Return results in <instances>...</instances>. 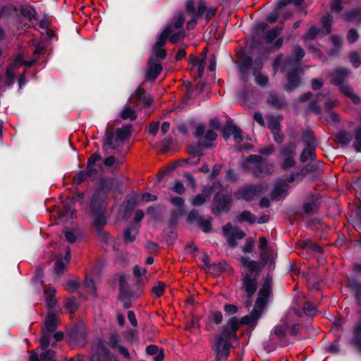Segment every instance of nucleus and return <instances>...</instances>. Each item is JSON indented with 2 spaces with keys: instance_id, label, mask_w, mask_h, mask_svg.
Wrapping results in <instances>:
<instances>
[{
  "instance_id": "obj_1",
  "label": "nucleus",
  "mask_w": 361,
  "mask_h": 361,
  "mask_svg": "<svg viewBox=\"0 0 361 361\" xmlns=\"http://www.w3.org/2000/svg\"><path fill=\"white\" fill-rule=\"evenodd\" d=\"M178 130L183 135L191 133L192 140L188 147L189 158L181 164L195 165L203 154V120L200 116L190 118L186 123L178 126Z\"/></svg>"
},
{
  "instance_id": "obj_2",
  "label": "nucleus",
  "mask_w": 361,
  "mask_h": 361,
  "mask_svg": "<svg viewBox=\"0 0 361 361\" xmlns=\"http://www.w3.org/2000/svg\"><path fill=\"white\" fill-rule=\"evenodd\" d=\"M304 51L302 48L296 45L293 48V52L290 56L283 59L282 55L278 56L273 62L274 72H285L288 68L291 71L287 74L288 82L286 85L287 91L295 90L300 84V80L298 76L299 69L295 68V66L304 57Z\"/></svg>"
},
{
  "instance_id": "obj_3",
  "label": "nucleus",
  "mask_w": 361,
  "mask_h": 361,
  "mask_svg": "<svg viewBox=\"0 0 361 361\" xmlns=\"http://www.w3.org/2000/svg\"><path fill=\"white\" fill-rule=\"evenodd\" d=\"M271 279L268 277L264 280L261 289L259 290L256 300L255 307L252 312L242 318V323L254 325L260 317L262 312L271 294Z\"/></svg>"
},
{
  "instance_id": "obj_4",
  "label": "nucleus",
  "mask_w": 361,
  "mask_h": 361,
  "mask_svg": "<svg viewBox=\"0 0 361 361\" xmlns=\"http://www.w3.org/2000/svg\"><path fill=\"white\" fill-rule=\"evenodd\" d=\"M245 170L255 177H264L274 171V166L260 155L251 154L243 163Z\"/></svg>"
},
{
  "instance_id": "obj_5",
  "label": "nucleus",
  "mask_w": 361,
  "mask_h": 361,
  "mask_svg": "<svg viewBox=\"0 0 361 361\" xmlns=\"http://www.w3.org/2000/svg\"><path fill=\"white\" fill-rule=\"evenodd\" d=\"M350 73V71L348 68H337L331 74V82L338 86L340 91L345 96L349 98L354 104H357L360 102V98L354 93L351 87L348 84H345V81Z\"/></svg>"
},
{
  "instance_id": "obj_6",
  "label": "nucleus",
  "mask_w": 361,
  "mask_h": 361,
  "mask_svg": "<svg viewBox=\"0 0 361 361\" xmlns=\"http://www.w3.org/2000/svg\"><path fill=\"white\" fill-rule=\"evenodd\" d=\"M214 188L218 190L214 197L213 212L215 214L228 212L232 206L231 192L228 191V185H222L220 182L214 183Z\"/></svg>"
},
{
  "instance_id": "obj_7",
  "label": "nucleus",
  "mask_w": 361,
  "mask_h": 361,
  "mask_svg": "<svg viewBox=\"0 0 361 361\" xmlns=\"http://www.w3.org/2000/svg\"><path fill=\"white\" fill-rule=\"evenodd\" d=\"M175 30L173 29L172 25H168L159 35L158 41L153 46V51L158 59H164L165 58L166 51L163 47L168 37H169L170 41L173 43H176L182 39L183 36V32L180 30Z\"/></svg>"
},
{
  "instance_id": "obj_8",
  "label": "nucleus",
  "mask_w": 361,
  "mask_h": 361,
  "mask_svg": "<svg viewBox=\"0 0 361 361\" xmlns=\"http://www.w3.org/2000/svg\"><path fill=\"white\" fill-rule=\"evenodd\" d=\"M131 135V126H124L118 128L115 133H111L109 130H106L105 135L103 148L104 149H116L123 145Z\"/></svg>"
},
{
  "instance_id": "obj_9",
  "label": "nucleus",
  "mask_w": 361,
  "mask_h": 361,
  "mask_svg": "<svg viewBox=\"0 0 361 361\" xmlns=\"http://www.w3.org/2000/svg\"><path fill=\"white\" fill-rule=\"evenodd\" d=\"M57 324L56 316L51 312L48 313L44 322L43 336L40 340L42 349H46L49 346L51 335L55 331Z\"/></svg>"
},
{
  "instance_id": "obj_10",
  "label": "nucleus",
  "mask_w": 361,
  "mask_h": 361,
  "mask_svg": "<svg viewBox=\"0 0 361 361\" xmlns=\"http://www.w3.org/2000/svg\"><path fill=\"white\" fill-rule=\"evenodd\" d=\"M101 156L97 154H93L88 160L86 171H80L77 173L73 178L75 184L78 185L82 183L87 176L93 177L97 173V170L94 168L96 161L101 160Z\"/></svg>"
},
{
  "instance_id": "obj_11",
  "label": "nucleus",
  "mask_w": 361,
  "mask_h": 361,
  "mask_svg": "<svg viewBox=\"0 0 361 361\" xmlns=\"http://www.w3.org/2000/svg\"><path fill=\"white\" fill-rule=\"evenodd\" d=\"M264 190L262 185H247L235 192V196L238 200L250 202L259 195Z\"/></svg>"
},
{
  "instance_id": "obj_12",
  "label": "nucleus",
  "mask_w": 361,
  "mask_h": 361,
  "mask_svg": "<svg viewBox=\"0 0 361 361\" xmlns=\"http://www.w3.org/2000/svg\"><path fill=\"white\" fill-rule=\"evenodd\" d=\"M231 347V343L225 336L219 337L214 345L216 361H225L229 355Z\"/></svg>"
},
{
  "instance_id": "obj_13",
  "label": "nucleus",
  "mask_w": 361,
  "mask_h": 361,
  "mask_svg": "<svg viewBox=\"0 0 361 361\" xmlns=\"http://www.w3.org/2000/svg\"><path fill=\"white\" fill-rule=\"evenodd\" d=\"M295 150L296 146L293 142L283 146L281 148V155L283 159L281 167L283 169L286 170L295 165V160L293 157L295 154Z\"/></svg>"
},
{
  "instance_id": "obj_14",
  "label": "nucleus",
  "mask_w": 361,
  "mask_h": 361,
  "mask_svg": "<svg viewBox=\"0 0 361 361\" xmlns=\"http://www.w3.org/2000/svg\"><path fill=\"white\" fill-rule=\"evenodd\" d=\"M223 233L228 238V243L231 247L237 245L236 240H240L244 238L245 233L238 227L233 226L231 223H227L223 227Z\"/></svg>"
},
{
  "instance_id": "obj_15",
  "label": "nucleus",
  "mask_w": 361,
  "mask_h": 361,
  "mask_svg": "<svg viewBox=\"0 0 361 361\" xmlns=\"http://www.w3.org/2000/svg\"><path fill=\"white\" fill-rule=\"evenodd\" d=\"M186 11L193 17L192 20L188 23L189 27L192 23H195L197 20L202 16L203 0H188L186 2Z\"/></svg>"
},
{
  "instance_id": "obj_16",
  "label": "nucleus",
  "mask_w": 361,
  "mask_h": 361,
  "mask_svg": "<svg viewBox=\"0 0 361 361\" xmlns=\"http://www.w3.org/2000/svg\"><path fill=\"white\" fill-rule=\"evenodd\" d=\"M289 188V185L286 183V180L283 179L276 180L271 192V199L277 201L284 199L288 194Z\"/></svg>"
},
{
  "instance_id": "obj_17",
  "label": "nucleus",
  "mask_w": 361,
  "mask_h": 361,
  "mask_svg": "<svg viewBox=\"0 0 361 361\" xmlns=\"http://www.w3.org/2000/svg\"><path fill=\"white\" fill-rule=\"evenodd\" d=\"M281 31L282 27L276 26L266 33L264 37L266 44H271L276 39L270 50L275 51L281 47L283 39L282 37L278 38Z\"/></svg>"
},
{
  "instance_id": "obj_18",
  "label": "nucleus",
  "mask_w": 361,
  "mask_h": 361,
  "mask_svg": "<svg viewBox=\"0 0 361 361\" xmlns=\"http://www.w3.org/2000/svg\"><path fill=\"white\" fill-rule=\"evenodd\" d=\"M93 352L91 357L92 361H116L109 350L102 342L94 346Z\"/></svg>"
},
{
  "instance_id": "obj_19",
  "label": "nucleus",
  "mask_w": 361,
  "mask_h": 361,
  "mask_svg": "<svg viewBox=\"0 0 361 361\" xmlns=\"http://www.w3.org/2000/svg\"><path fill=\"white\" fill-rule=\"evenodd\" d=\"M108 344L112 349L117 350L125 358L130 359V353L128 349L121 344V339L117 332L110 334Z\"/></svg>"
},
{
  "instance_id": "obj_20",
  "label": "nucleus",
  "mask_w": 361,
  "mask_h": 361,
  "mask_svg": "<svg viewBox=\"0 0 361 361\" xmlns=\"http://www.w3.org/2000/svg\"><path fill=\"white\" fill-rule=\"evenodd\" d=\"M154 56H151L148 62V69L146 73L147 80H154L162 70L161 65L154 56L157 57L153 52Z\"/></svg>"
},
{
  "instance_id": "obj_21",
  "label": "nucleus",
  "mask_w": 361,
  "mask_h": 361,
  "mask_svg": "<svg viewBox=\"0 0 361 361\" xmlns=\"http://www.w3.org/2000/svg\"><path fill=\"white\" fill-rule=\"evenodd\" d=\"M31 62H26L23 61V56L18 55L13 61V62L6 69V76L8 80V85L13 83L15 78L14 70L22 65L31 66Z\"/></svg>"
},
{
  "instance_id": "obj_22",
  "label": "nucleus",
  "mask_w": 361,
  "mask_h": 361,
  "mask_svg": "<svg viewBox=\"0 0 361 361\" xmlns=\"http://www.w3.org/2000/svg\"><path fill=\"white\" fill-rule=\"evenodd\" d=\"M243 286L247 298H250L256 291L257 282L256 276H252V273L245 274L243 278Z\"/></svg>"
},
{
  "instance_id": "obj_23",
  "label": "nucleus",
  "mask_w": 361,
  "mask_h": 361,
  "mask_svg": "<svg viewBox=\"0 0 361 361\" xmlns=\"http://www.w3.org/2000/svg\"><path fill=\"white\" fill-rule=\"evenodd\" d=\"M281 324H279L274 327L270 335L271 339H274L275 337L278 341H282L285 338L286 331L289 329L290 322L284 318L281 319Z\"/></svg>"
},
{
  "instance_id": "obj_24",
  "label": "nucleus",
  "mask_w": 361,
  "mask_h": 361,
  "mask_svg": "<svg viewBox=\"0 0 361 361\" xmlns=\"http://www.w3.org/2000/svg\"><path fill=\"white\" fill-rule=\"evenodd\" d=\"M341 17L347 22L355 23L356 25H360L361 24V8L346 10Z\"/></svg>"
},
{
  "instance_id": "obj_25",
  "label": "nucleus",
  "mask_w": 361,
  "mask_h": 361,
  "mask_svg": "<svg viewBox=\"0 0 361 361\" xmlns=\"http://www.w3.org/2000/svg\"><path fill=\"white\" fill-rule=\"evenodd\" d=\"M71 259V250L69 247L66 248V255L64 257H59L55 262L54 273L57 275L62 274L67 265L68 264Z\"/></svg>"
},
{
  "instance_id": "obj_26",
  "label": "nucleus",
  "mask_w": 361,
  "mask_h": 361,
  "mask_svg": "<svg viewBox=\"0 0 361 361\" xmlns=\"http://www.w3.org/2000/svg\"><path fill=\"white\" fill-rule=\"evenodd\" d=\"M319 208V199L313 195H310L303 203V209L307 214H314Z\"/></svg>"
},
{
  "instance_id": "obj_27",
  "label": "nucleus",
  "mask_w": 361,
  "mask_h": 361,
  "mask_svg": "<svg viewBox=\"0 0 361 361\" xmlns=\"http://www.w3.org/2000/svg\"><path fill=\"white\" fill-rule=\"evenodd\" d=\"M267 126L271 132L281 130V123L283 120L281 115H269L267 116Z\"/></svg>"
},
{
  "instance_id": "obj_28",
  "label": "nucleus",
  "mask_w": 361,
  "mask_h": 361,
  "mask_svg": "<svg viewBox=\"0 0 361 361\" xmlns=\"http://www.w3.org/2000/svg\"><path fill=\"white\" fill-rule=\"evenodd\" d=\"M349 288L352 290L354 294L356 302L361 305V281H358L355 279L349 280Z\"/></svg>"
},
{
  "instance_id": "obj_29",
  "label": "nucleus",
  "mask_w": 361,
  "mask_h": 361,
  "mask_svg": "<svg viewBox=\"0 0 361 361\" xmlns=\"http://www.w3.org/2000/svg\"><path fill=\"white\" fill-rule=\"evenodd\" d=\"M253 68V72H255V68H257V73H259L262 68V62L261 59L256 60L252 62L250 59H247L244 61L243 63L240 67V71L242 74L244 73L249 68Z\"/></svg>"
},
{
  "instance_id": "obj_30",
  "label": "nucleus",
  "mask_w": 361,
  "mask_h": 361,
  "mask_svg": "<svg viewBox=\"0 0 361 361\" xmlns=\"http://www.w3.org/2000/svg\"><path fill=\"white\" fill-rule=\"evenodd\" d=\"M353 344L361 350V319H360L353 330Z\"/></svg>"
},
{
  "instance_id": "obj_31",
  "label": "nucleus",
  "mask_w": 361,
  "mask_h": 361,
  "mask_svg": "<svg viewBox=\"0 0 361 361\" xmlns=\"http://www.w3.org/2000/svg\"><path fill=\"white\" fill-rule=\"evenodd\" d=\"M352 139L353 135L350 133L347 132L344 130L338 131L335 135L336 141H337L338 143L343 145H346L349 144Z\"/></svg>"
},
{
  "instance_id": "obj_32",
  "label": "nucleus",
  "mask_w": 361,
  "mask_h": 361,
  "mask_svg": "<svg viewBox=\"0 0 361 361\" xmlns=\"http://www.w3.org/2000/svg\"><path fill=\"white\" fill-rule=\"evenodd\" d=\"M299 310L294 308L292 311H290L287 313V314L285 316L284 319H286L289 322H290V324L289 326V328H290V334L292 335L297 334L298 331L300 329V325L298 324H294L292 325V317L293 315H298L299 316Z\"/></svg>"
},
{
  "instance_id": "obj_33",
  "label": "nucleus",
  "mask_w": 361,
  "mask_h": 361,
  "mask_svg": "<svg viewBox=\"0 0 361 361\" xmlns=\"http://www.w3.org/2000/svg\"><path fill=\"white\" fill-rule=\"evenodd\" d=\"M236 219H237V221L239 223L247 221L250 224H255L257 221L256 216L249 211H244V212L240 213L236 216Z\"/></svg>"
},
{
  "instance_id": "obj_34",
  "label": "nucleus",
  "mask_w": 361,
  "mask_h": 361,
  "mask_svg": "<svg viewBox=\"0 0 361 361\" xmlns=\"http://www.w3.org/2000/svg\"><path fill=\"white\" fill-rule=\"evenodd\" d=\"M267 245V240L264 237L259 238V248L260 250V258L264 264H268L270 262L269 257L267 256L265 248Z\"/></svg>"
},
{
  "instance_id": "obj_35",
  "label": "nucleus",
  "mask_w": 361,
  "mask_h": 361,
  "mask_svg": "<svg viewBox=\"0 0 361 361\" xmlns=\"http://www.w3.org/2000/svg\"><path fill=\"white\" fill-rule=\"evenodd\" d=\"M136 99L142 102L144 105L148 106L152 102L151 96L147 95L145 90L139 87L135 93Z\"/></svg>"
},
{
  "instance_id": "obj_36",
  "label": "nucleus",
  "mask_w": 361,
  "mask_h": 361,
  "mask_svg": "<svg viewBox=\"0 0 361 361\" xmlns=\"http://www.w3.org/2000/svg\"><path fill=\"white\" fill-rule=\"evenodd\" d=\"M314 149L315 147L306 146L300 154V161L306 162L308 159L313 160L315 157Z\"/></svg>"
},
{
  "instance_id": "obj_37",
  "label": "nucleus",
  "mask_w": 361,
  "mask_h": 361,
  "mask_svg": "<svg viewBox=\"0 0 361 361\" xmlns=\"http://www.w3.org/2000/svg\"><path fill=\"white\" fill-rule=\"evenodd\" d=\"M138 233V228L136 226L128 227L123 233V238L126 243L133 242Z\"/></svg>"
},
{
  "instance_id": "obj_38",
  "label": "nucleus",
  "mask_w": 361,
  "mask_h": 361,
  "mask_svg": "<svg viewBox=\"0 0 361 361\" xmlns=\"http://www.w3.org/2000/svg\"><path fill=\"white\" fill-rule=\"evenodd\" d=\"M217 137V134L214 130H207L204 132V149L212 146L210 142H214Z\"/></svg>"
},
{
  "instance_id": "obj_39",
  "label": "nucleus",
  "mask_w": 361,
  "mask_h": 361,
  "mask_svg": "<svg viewBox=\"0 0 361 361\" xmlns=\"http://www.w3.org/2000/svg\"><path fill=\"white\" fill-rule=\"evenodd\" d=\"M103 163L107 167H113L114 169H117L122 164V159H116L114 156H109L104 160Z\"/></svg>"
},
{
  "instance_id": "obj_40",
  "label": "nucleus",
  "mask_w": 361,
  "mask_h": 361,
  "mask_svg": "<svg viewBox=\"0 0 361 361\" xmlns=\"http://www.w3.org/2000/svg\"><path fill=\"white\" fill-rule=\"evenodd\" d=\"M302 140L306 146L316 147L315 138L313 132L307 130L302 135Z\"/></svg>"
},
{
  "instance_id": "obj_41",
  "label": "nucleus",
  "mask_w": 361,
  "mask_h": 361,
  "mask_svg": "<svg viewBox=\"0 0 361 361\" xmlns=\"http://www.w3.org/2000/svg\"><path fill=\"white\" fill-rule=\"evenodd\" d=\"M21 14L28 20L35 18L36 11L35 8L30 6H26L21 8Z\"/></svg>"
},
{
  "instance_id": "obj_42",
  "label": "nucleus",
  "mask_w": 361,
  "mask_h": 361,
  "mask_svg": "<svg viewBox=\"0 0 361 361\" xmlns=\"http://www.w3.org/2000/svg\"><path fill=\"white\" fill-rule=\"evenodd\" d=\"M267 102L278 108H281L284 104L283 100L279 97L275 93L269 94L267 98Z\"/></svg>"
},
{
  "instance_id": "obj_43",
  "label": "nucleus",
  "mask_w": 361,
  "mask_h": 361,
  "mask_svg": "<svg viewBox=\"0 0 361 361\" xmlns=\"http://www.w3.org/2000/svg\"><path fill=\"white\" fill-rule=\"evenodd\" d=\"M75 214V209L72 207L71 204H66L63 209L61 211V217L68 219H72Z\"/></svg>"
},
{
  "instance_id": "obj_44",
  "label": "nucleus",
  "mask_w": 361,
  "mask_h": 361,
  "mask_svg": "<svg viewBox=\"0 0 361 361\" xmlns=\"http://www.w3.org/2000/svg\"><path fill=\"white\" fill-rule=\"evenodd\" d=\"M106 223V218L105 215L101 212L97 214L94 217V224L97 230H100L104 225Z\"/></svg>"
},
{
  "instance_id": "obj_45",
  "label": "nucleus",
  "mask_w": 361,
  "mask_h": 361,
  "mask_svg": "<svg viewBox=\"0 0 361 361\" xmlns=\"http://www.w3.org/2000/svg\"><path fill=\"white\" fill-rule=\"evenodd\" d=\"M321 21H322V26L326 30V33L327 35L330 34L331 32V25H332V23H333L332 16L330 14L323 16L322 18Z\"/></svg>"
},
{
  "instance_id": "obj_46",
  "label": "nucleus",
  "mask_w": 361,
  "mask_h": 361,
  "mask_svg": "<svg viewBox=\"0 0 361 361\" xmlns=\"http://www.w3.org/2000/svg\"><path fill=\"white\" fill-rule=\"evenodd\" d=\"M253 75L255 78V82L257 85L261 86H264L268 83L269 79L266 75H263L259 73H257V68H255V72H253Z\"/></svg>"
},
{
  "instance_id": "obj_47",
  "label": "nucleus",
  "mask_w": 361,
  "mask_h": 361,
  "mask_svg": "<svg viewBox=\"0 0 361 361\" xmlns=\"http://www.w3.org/2000/svg\"><path fill=\"white\" fill-rule=\"evenodd\" d=\"M305 173H306L304 169H302L300 171L296 172L295 173H291L288 178L286 183L288 184L293 183L294 181L299 182L302 179L303 176H305Z\"/></svg>"
},
{
  "instance_id": "obj_48",
  "label": "nucleus",
  "mask_w": 361,
  "mask_h": 361,
  "mask_svg": "<svg viewBox=\"0 0 361 361\" xmlns=\"http://www.w3.org/2000/svg\"><path fill=\"white\" fill-rule=\"evenodd\" d=\"M170 202L171 204H173L175 207H176L178 210L176 212V214L181 215L183 213V199L180 197H176L171 199Z\"/></svg>"
},
{
  "instance_id": "obj_49",
  "label": "nucleus",
  "mask_w": 361,
  "mask_h": 361,
  "mask_svg": "<svg viewBox=\"0 0 361 361\" xmlns=\"http://www.w3.org/2000/svg\"><path fill=\"white\" fill-rule=\"evenodd\" d=\"M349 59L354 68H358L361 64V56L357 51H352L349 54Z\"/></svg>"
},
{
  "instance_id": "obj_50",
  "label": "nucleus",
  "mask_w": 361,
  "mask_h": 361,
  "mask_svg": "<svg viewBox=\"0 0 361 361\" xmlns=\"http://www.w3.org/2000/svg\"><path fill=\"white\" fill-rule=\"evenodd\" d=\"M121 116L123 119L129 118L130 120H134L136 118L135 112L130 106H127L124 107Z\"/></svg>"
},
{
  "instance_id": "obj_51",
  "label": "nucleus",
  "mask_w": 361,
  "mask_h": 361,
  "mask_svg": "<svg viewBox=\"0 0 361 361\" xmlns=\"http://www.w3.org/2000/svg\"><path fill=\"white\" fill-rule=\"evenodd\" d=\"M237 126L235 124H227L223 129L222 133L223 137L225 140H228L232 135L233 134V131H235Z\"/></svg>"
},
{
  "instance_id": "obj_52",
  "label": "nucleus",
  "mask_w": 361,
  "mask_h": 361,
  "mask_svg": "<svg viewBox=\"0 0 361 361\" xmlns=\"http://www.w3.org/2000/svg\"><path fill=\"white\" fill-rule=\"evenodd\" d=\"M358 38H359V34H358L357 30L354 28L349 29V30L347 33V35H346L347 41L350 44H353L357 41Z\"/></svg>"
},
{
  "instance_id": "obj_53",
  "label": "nucleus",
  "mask_w": 361,
  "mask_h": 361,
  "mask_svg": "<svg viewBox=\"0 0 361 361\" xmlns=\"http://www.w3.org/2000/svg\"><path fill=\"white\" fill-rule=\"evenodd\" d=\"M185 21L184 16L182 13H179L174 18L173 22L170 24L172 25L173 29L180 30Z\"/></svg>"
},
{
  "instance_id": "obj_54",
  "label": "nucleus",
  "mask_w": 361,
  "mask_h": 361,
  "mask_svg": "<svg viewBox=\"0 0 361 361\" xmlns=\"http://www.w3.org/2000/svg\"><path fill=\"white\" fill-rule=\"evenodd\" d=\"M355 137L353 147L357 152H361V127L355 130Z\"/></svg>"
},
{
  "instance_id": "obj_55",
  "label": "nucleus",
  "mask_w": 361,
  "mask_h": 361,
  "mask_svg": "<svg viewBox=\"0 0 361 361\" xmlns=\"http://www.w3.org/2000/svg\"><path fill=\"white\" fill-rule=\"evenodd\" d=\"M304 313L308 316H314L317 314L316 307L309 302H306L303 307Z\"/></svg>"
},
{
  "instance_id": "obj_56",
  "label": "nucleus",
  "mask_w": 361,
  "mask_h": 361,
  "mask_svg": "<svg viewBox=\"0 0 361 361\" xmlns=\"http://www.w3.org/2000/svg\"><path fill=\"white\" fill-rule=\"evenodd\" d=\"M319 32V29L315 26L311 27L307 32L303 36L305 40L313 39Z\"/></svg>"
},
{
  "instance_id": "obj_57",
  "label": "nucleus",
  "mask_w": 361,
  "mask_h": 361,
  "mask_svg": "<svg viewBox=\"0 0 361 361\" xmlns=\"http://www.w3.org/2000/svg\"><path fill=\"white\" fill-rule=\"evenodd\" d=\"M330 8L331 11L340 13L343 8V3L341 0H332Z\"/></svg>"
},
{
  "instance_id": "obj_58",
  "label": "nucleus",
  "mask_w": 361,
  "mask_h": 361,
  "mask_svg": "<svg viewBox=\"0 0 361 361\" xmlns=\"http://www.w3.org/2000/svg\"><path fill=\"white\" fill-rule=\"evenodd\" d=\"M84 286L87 292L92 295H95V286L92 279H87L84 281Z\"/></svg>"
},
{
  "instance_id": "obj_59",
  "label": "nucleus",
  "mask_w": 361,
  "mask_h": 361,
  "mask_svg": "<svg viewBox=\"0 0 361 361\" xmlns=\"http://www.w3.org/2000/svg\"><path fill=\"white\" fill-rule=\"evenodd\" d=\"M164 288H165V284L162 282H158L157 285H155L153 288H152V293L159 297L161 296L164 291Z\"/></svg>"
},
{
  "instance_id": "obj_60",
  "label": "nucleus",
  "mask_w": 361,
  "mask_h": 361,
  "mask_svg": "<svg viewBox=\"0 0 361 361\" xmlns=\"http://www.w3.org/2000/svg\"><path fill=\"white\" fill-rule=\"evenodd\" d=\"M258 267H259L258 262H257L254 260H252L251 262H249L248 265L247 266L246 268L248 270L245 271V274L252 273V276H256L255 274V271H256L257 270Z\"/></svg>"
},
{
  "instance_id": "obj_61",
  "label": "nucleus",
  "mask_w": 361,
  "mask_h": 361,
  "mask_svg": "<svg viewBox=\"0 0 361 361\" xmlns=\"http://www.w3.org/2000/svg\"><path fill=\"white\" fill-rule=\"evenodd\" d=\"M79 283L77 280L71 279L67 281V283L65 285V288L69 292H73L77 289L78 287Z\"/></svg>"
},
{
  "instance_id": "obj_62",
  "label": "nucleus",
  "mask_w": 361,
  "mask_h": 361,
  "mask_svg": "<svg viewBox=\"0 0 361 361\" xmlns=\"http://www.w3.org/2000/svg\"><path fill=\"white\" fill-rule=\"evenodd\" d=\"M172 190L175 192H176V193H178L179 195H181V194H183L185 192V188H184L183 184L179 180H177L175 181L174 185L172 188Z\"/></svg>"
},
{
  "instance_id": "obj_63",
  "label": "nucleus",
  "mask_w": 361,
  "mask_h": 361,
  "mask_svg": "<svg viewBox=\"0 0 361 361\" xmlns=\"http://www.w3.org/2000/svg\"><path fill=\"white\" fill-rule=\"evenodd\" d=\"M55 356V352L52 350H47V351L40 354V359L44 361L51 360Z\"/></svg>"
},
{
  "instance_id": "obj_64",
  "label": "nucleus",
  "mask_w": 361,
  "mask_h": 361,
  "mask_svg": "<svg viewBox=\"0 0 361 361\" xmlns=\"http://www.w3.org/2000/svg\"><path fill=\"white\" fill-rule=\"evenodd\" d=\"M254 247L253 240L250 238L246 240L245 244L243 247V252L245 253H250L252 251Z\"/></svg>"
}]
</instances>
